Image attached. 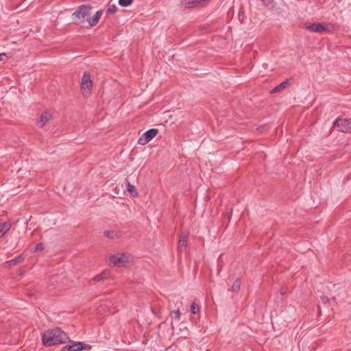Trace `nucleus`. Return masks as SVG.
Listing matches in <instances>:
<instances>
[{
	"label": "nucleus",
	"instance_id": "obj_1",
	"mask_svg": "<svg viewBox=\"0 0 351 351\" xmlns=\"http://www.w3.org/2000/svg\"><path fill=\"white\" fill-rule=\"evenodd\" d=\"M68 337L66 333L59 328H56L45 332L42 336L43 343L45 346L64 343Z\"/></svg>",
	"mask_w": 351,
	"mask_h": 351
},
{
	"label": "nucleus",
	"instance_id": "obj_2",
	"mask_svg": "<svg viewBox=\"0 0 351 351\" xmlns=\"http://www.w3.org/2000/svg\"><path fill=\"white\" fill-rule=\"evenodd\" d=\"M110 263L117 267H126L133 262V257L129 253H117L109 257Z\"/></svg>",
	"mask_w": 351,
	"mask_h": 351
},
{
	"label": "nucleus",
	"instance_id": "obj_3",
	"mask_svg": "<svg viewBox=\"0 0 351 351\" xmlns=\"http://www.w3.org/2000/svg\"><path fill=\"white\" fill-rule=\"evenodd\" d=\"M92 6L90 5H82L72 14V19L75 24L80 25L84 22L87 16L90 14Z\"/></svg>",
	"mask_w": 351,
	"mask_h": 351
},
{
	"label": "nucleus",
	"instance_id": "obj_4",
	"mask_svg": "<svg viewBox=\"0 0 351 351\" xmlns=\"http://www.w3.org/2000/svg\"><path fill=\"white\" fill-rule=\"evenodd\" d=\"M303 27L311 32L321 33L323 32H330L333 29V25L331 23H305Z\"/></svg>",
	"mask_w": 351,
	"mask_h": 351
},
{
	"label": "nucleus",
	"instance_id": "obj_5",
	"mask_svg": "<svg viewBox=\"0 0 351 351\" xmlns=\"http://www.w3.org/2000/svg\"><path fill=\"white\" fill-rule=\"evenodd\" d=\"M93 88V82L90 74L84 72L82 78L81 90L82 94L85 96L90 95Z\"/></svg>",
	"mask_w": 351,
	"mask_h": 351
},
{
	"label": "nucleus",
	"instance_id": "obj_6",
	"mask_svg": "<svg viewBox=\"0 0 351 351\" xmlns=\"http://www.w3.org/2000/svg\"><path fill=\"white\" fill-rule=\"evenodd\" d=\"M333 125L336 127L339 132H351V119H337Z\"/></svg>",
	"mask_w": 351,
	"mask_h": 351
},
{
	"label": "nucleus",
	"instance_id": "obj_7",
	"mask_svg": "<svg viewBox=\"0 0 351 351\" xmlns=\"http://www.w3.org/2000/svg\"><path fill=\"white\" fill-rule=\"evenodd\" d=\"M158 133V130L152 128L146 131L143 134L138 138V143L141 145H145L152 140Z\"/></svg>",
	"mask_w": 351,
	"mask_h": 351
},
{
	"label": "nucleus",
	"instance_id": "obj_8",
	"mask_svg": "<svg viewBox=\"0 0 351 351\" xmlns=\"http://www.w3.org/2000/svg\"><path fill=\"white\" fill-rule=\"evenodd\" d=\"M90 346L87 345H84L83 343L80 341L74 342L70 345H67L64 347V351H81L82 350L90 349Z\"/></svg>",
	"mask_w": 351,
	"mask_h": 351
},
{
	"label": "nucleus",
	"instance_id": "obj_9",
	"mask_svg": "<svg viewBox=\"0 0 351 351\" xmlns=\"http://www.w3.org/2000/svg\"><path fill=\"white\" fill-rule=\"evenodd\" d=\"M209 0H182V6L184 8H195L197 6H203L208 2Z\"/></svg>",
	"mask_w": 351,
	"mask_h": 351
},
{
	"label": "nucleus",
	"instance_id": "obj_10",
	"mask_svg": "<svg viewBox=\"0 0 351 351\" xmlns=\"http://www.w3.org/2000/svg\"><path fill=\"white\" fill-rule=\"evenodd\" d=\"M102 14L103 11L98 10L93 16L86 19L89 25L91 27L96 25L98 23Z\"/></svg>",
	"mask_w": 351,
	"mask_h": 351
},
{
	"label": "nucleus",
	"instance_id": "obj_11",
	"mask_svg": "<svg viewBox=\"0 0 351 351\" xmlns=\"http://www.w3.org/2000/svg\"><path fill=\"white\" fill-rule=\"evenodd\" d=\"M51 119V114L48 112H43L39 118L38 125L40 128H43L50 119Z\"/></svg>",
	"mask_w": 351,
	"mask_h": 351
},
{
	"label": "nucleus",
	"instance_id": "obj_12",
	"mask_svg": "<svg viewBox=\"0 0 351 351\" xmlns=\"http://www.w3.org/2000/svg\"><path fill=\"white\" fill-rule=\"evenodd\" d=\"M187 237L188 234L186 233H182L180 239L178 241V250L182 251L184 250L187 245Z\"/></svg>",
	"mask_w": 351,
	"mask_h": 351
},
{
	"label": "nucleus",
	"instance_id": "obj_13",
	"mask_svg": "<svg viewBox=\"0 0 351 351\" xmlns=\"http://www.w3.org/2000/svg\"><path fill=\"white\" fill-rule=\"evenodd\" d=\"M11 228L10 222H5L0 224V237H2Z\"/></svg>",
	"mask_w": 351,
	"mask_h": 351
},
{
	"label": "nucleus",
	"instance_id": "obj_14",
	"mask_svg": "<svg viewBox=\"0 0 351 351\" xmlns=\"http://www.w3.org/2000/svg\"><path fill=\"white\" fill-rule=\"evenodd\" d=\"M109 275V271L108 270H104V271H102L101 274L95 276L94 278H93V280L94 281H100V280H102L104 279H106L108 278Z\"/></svg>",
	"mask_w": 351,
	"mask_h": 351
},
{
	"label": "nucleus",
	"instance_id": "obj_15",
	"mask_svg": "<svg viewBox=\"0 0 351 351\" xmlns=\"http://www.w3.org/2000/svg\"><path fill=\"white\" fill-rule=\"evenodd\" d=\"M289 82L287 80L282 82L281 84H280L278 86H276L273 90H272V93H277V92H279L281 90L287 88L289 85Z\"/></svg>",
	"mask_w": 351,
	"mask_h": 351
},
{
	"label": "nucleus",
	"instance_id": "obj_16",
	"mask_svg": "<svg viewBox=\"0 0 351 351\" xmlns=\"http://www.w3.org/2000/svg\"><path fill=\"white\" fill-rule=\"evenodd\" d=\"M24 259V257L22 254L18 256L15 258H13L10 261H9L8 263L10 266H14L19 263H21Z\"/></svg>",
	"mask_w": 351,
	"mask_h": 351
},
{
	"label": "nucleus",
	"instance_id": "obj_17",
	"mask_svg": "<svg viewBox=\"0 0 351 351\" xmlns=\"http://www.w3.org/2000/svg\"><path fill=\"white\" fill-rule=\"evenodd\" d=\"M104 235L106 237L109 239H115L118 237V234L113 230H107L104 232Z\"/></svg>",
	"mask_w": 351,
	"mask_h": 351
},
{
	"label": "nucleus",
	"instance_id": "obj_18",
	"mask_svg": "<svg viewBox=\"0 0 351 351\" xmlns=\"http://www.w3.org/2000/svg\"><path fill=\"white\" fill-rule=\"evenodd\" d=\"M241 287V281L239 279H237L233 282L231 290L234 292H237Z\"/></svg>",
	"mask_w": 351,
	"mask_h": 351
},
{
	"label": "nucleus",
	"instance_id": "obj_19",
	"mask_svg": "<svg viewBox=\"0 0 351 351\" xmlns=\"http://www.w3.org/2000/svg\"><path fill=\"white\" fill-rule=\"evenodd\" d=\"M117 8L115 5H110L106 10V14L111 15L117 12Z\"/></svg>",
	"mask_w": 351,
	"mask_h": 351
},
{
	"label": "nucleus",
	"instance_id": "obj_20",
	"mask_svg": "<svg viewBox=\"0 0 351 351\" xmlns=\"http://www.w3.org/2000/svg\"><path fill=\"white\" fill-rule=\"evenodd\" d=\"M134 0H119V5L122 7H127L132 4Z\"/></svg>",
	"mask_w": 351,
	"mask_h": 351
},
{
	"label": "nucleus",
	"instance_id": "obj_21",
	"mask_svg": "<svg viewBox=\"0 0 351 351\" xmlns=\"http://www.w3.org/2000/svg\"><path fill=\"white\" fill-rule=\"evenodd\" d=\"M127 190L129 193L133 195V193H135V195H137V193L135 190V187L134 185L131 184L130 182H128L127 184Z\"/></svg>",
	"mask_w": 351,
	"mask_h": 351
},
{
	"label": "nucleus",
	"instance_id": "obj_22",
	"mask_svg": "<svg viewBox=\"0 0 351 351\" xmlns=\"http://www.w3.org/2000/svg\"><path fill=\"white\" fill-rule=\"evenodd\" d=\"M199 311V307L198 304H197L195 302L192 303V304L191 306V313L193 314H196Z\"/></svg>",
	"mask_w": 351,
	"mask_h": 351
},
{
	"label": "nucleus",
	"instance_id": "obj_23",
	"mask_svg": "<svg viewBox=\"0 0 351 351\" xmlns=\"http://www.w3.org/2000/svg\"><path fill=\"white\" fill-rule=\"evenodd\" d=\"M171 314V317L173 318H174L175 319H177V320L180 319V311L178 309L172 311Z\"/></svg>",
	"mask_w": 351,
	"mask_h": 351
},
{
	"label": "nucleus",
	"instance_id": "obj_24",
	"mask_svg": "<svg viewBox=\"0 0 351 351\" xmlns=\"http://www.w3.org/2000/svg\"><path fill=\"white\" fill-rule=\"evenodd\" d=\"M43 250H44L43 245L42 243H38L35 247L34 252H40V251H43Z\"/></svg>",
	"mask_w": 351,
	"mask_h": 351
},
{
	"label": "nucleus",
	"instance_id": "obj_25",
	"mask_svg": "<svg viewBox=\"0 0 351 351\" xmlns=\"http://www.w3.org/2000/svg\"><path fill=\"white\" fill-rule=\"evenodd\" d=\"M321 300L324 304H326L329 302V299L326 296L322 297Z\"/></svg>",
	"mask_w": 351,
	"mask_h": 351
},
{
	"label": "nucleus",
	"instance_id": "obj_26",
	"mask_svg": "<svg viewBox=\"0 0 351 351\" xmlns=\"http://www.w3.org/2000/svg\"><path fill=\"white\" fill-rule=\"evenodd\" d=\"M264 4L269 5L271 3L272 0H262Z\"/></svg>",
	"mask_w": 351,
	"mask_h": 351
},
{
	"label": "nucleus",
	"instance_id": "obj_27",
	"mask_svg": "<svg viewBox=\"0 0 351 351\" xmlns=\"http://www.w3.org/2000/svg\"><path fill=\"white\" fill-rule=\"evenodd\" d=\"M267 128V126H261V127L257 128V130H260V131H263V130H266Z\"/></svg>",
	"mask_w": 351,
	"mask_h": 351
},
{
	"label": "nucleus",
	"instance_id": "obj_28",
	"mask_svg": "<svg viewBox=\"0 0 351 351\" xmlns=\"http://www.w3.org/2000/svg\"><path fill=\"white\" fill-rule=\"evenodd\" d=\"M286 293V291L284 289H280V294L285 295Z\"/></svg>",
	"mask_w": 351,
	"mask_h": 351
},
{
	"label": "nucleus",
	"instance_id": "obj_29",
	"mask_svg": "<svg viewBox=\"0 0 351 351\" xmlns=\"http://www.w3.org/2000/svg\"><path fill=\"white\" fill-rule=\"evenodd\" d=\"M5 53H1V54H0V60H1V56H5Z\"/></svg>",
	"mask_w": 351,
	"mask_h": 351
}]
</instances>
